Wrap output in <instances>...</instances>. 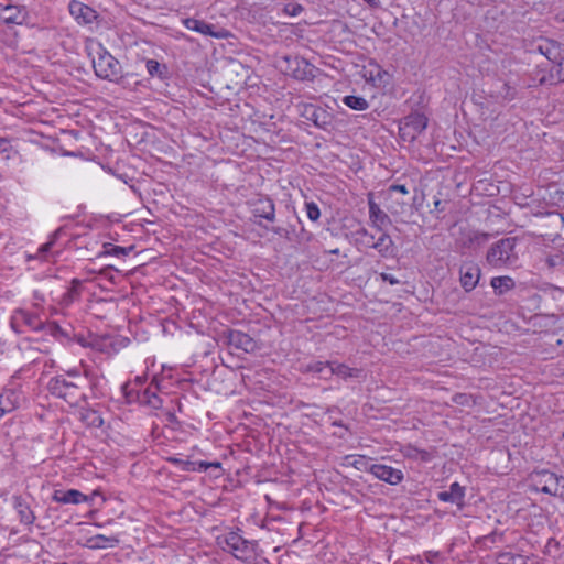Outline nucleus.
Listing matches in <instances>:
<instances>
[{
    "instance_id": "f257e3e1",
    "label": "nucleus",
    "mask_w": 564,
    "mask_h": 564,
    "mask_svg": "<svg viewBox=\"0 0 564 564\" xmlns=\"http://www.w3.org/2000/svg\"><path fill=\"white\" fill-rule=\"evenodd\" d=\"M85 383L86 380L79 375L78 370H70L66 375L51 378L47 389L52 395L63 399L72 406H76L86 399L83 391Z\"/></svg>"
},
{
    "instance_id": "f03ea898",
    "label": "nucleus",
    "mask_w": 564,
    "mask_h": 564,
    "mask_svg": "<svg viewBox=\"0 0 564 564\" xmlns=\"http://www.w3.org/2000/svg\"><path fill=\"white\" fill-rule=\"evenodd\" d=\"M516 237L502 238L494 243L487 252V261L494 268H508L518 262Z\"/></svg>"
},
{
    "instance_id": "7ed1b4c3",
    "label": "nucleus",
    "mask_w": 564,
    "mask_h": 564,
    "mask_svg": "<svg viewBox=\"0 0 564 564\" xmlns=\"http://www.w3.org/2000/svg\"><path fill=\"white\" fill-rule=\"evenodd\" d=\"M96 54L93 58L95 74L101 79L117 82L121 77V65L118 59L102 47H99Z\"/></svg>"
},
{
    "instance_id": "20e7f679",
    "label": "nucleus",
    "mask_w": 564,
    "mask_h": 564,
    "mask_svg": "<svg viewBox=\"0 0 564 564\" xmlns=\"http://www.w3.org/2000/svg\"><path fill=\"white\" fill-rule=\"evenodd\" d=\"M45 325V321L35 312L19 308L15 310L11 316V327L17 333H25L30 330H41Z\"/></svg>"
},
{
    "instance_id": "39448f33",
    "label": "nucleus",
    "mask_w": 564,
    "mask_h": 564,
    "mask_svg": "<svg viewBox=\"0 0 564 564\" xmlns=\"http://www.w3.org/2000/svg\"><path fill=\"white\" fill-rule=\"evenodd\" d=\"M426 126L427 118L423 113H410L400 122V137L404 141L413 142L426 129Z\"/></svg>"
},
{
    "instance_id": "423d86ee",
    "label": "nucleus",
    "mask_w": 564,
    "mask_h": 564,
    "mask_svg": "<svg viewBox=\"0 0 564 564\" xmlns=\"http://www.w3.org/2000/svg\"><path fill=\"white\" fill-rule=\"evenodd\" d=\"M489 235L471 229L469 227H460L459 236L456 245L460 249L476 250L488 241Z\"/></svg>"
},
{
    "instance_id": "0eeeda50",
    "label": "nucleus",
    "mask_w": 564,
    "mask_h": 564,
    "mask_svg": "<svg viewBox=\"0 0 564 564\" xmlns=\"http://www.w3.org/2000/svg\"><path fill=\"white\" fill-rule=\"evenodd\" d=\"M286 68L285 72L293 78L299 80H308L314 78V66L306 59L294 56L285 57Z\"/></svg>"
},
{
    "instance_id": "6e6552de",
    "label": "nucleus",
    "mask_w": 564,
    "mask_h": 564,
    "mask_svg": "<svg viewBox=\"0 0 564 564\" xmlns=\"http://www.w3.org/2000/svg\"><path fill=\"white\" fill-rule=\"evenodd\" d=\"M365 471L372 474L376 478L386 481L389 485H398L404 478L402 470L383 464H371L370 466H365Z\"/></svg>"
},
{
    "instance_id": "1a4fd4ad",
    "label": "nucleus",
    "mask_w": 564,
    "mask_h": 564,
    "mask_svg": "<svg viewBox=\"0 0 564 564\" xmlns=\"http://www.w3.org/2000/svg\"><path fill=\"white\" fill-rule=\"evenodd\" d=\"M223 549L230 552L237 558H245L250 552L249 542L236 532H230L220 542Z\"/></svg>"
},
{
    "instance_id": "9d476101",
    "label": "nucleus",
    "mask_w": 564,
    "mask_h": 564,
    "mask_svg": "<svg viewBox=\"0 0 564 564\" xmlns=\"http://www.w3.org/2000/svg\"><path fill=\"white\" fill-rule=\"evenodd\" d=\"M480 279V268L474 261H465L459 268V281L466 292L476 288Z\"/></svg>"
},
{
    "instance_id": "9b49d317",
    "label": "nucleus",
    "mask_w": 564,
    "mask_h": 564,
    "mask_svg": "<svg viewBox=\"0 0 564 564\" xmlns=\"http://www.w3.org/2000/svg\"><path fill=\"white\" fill-rule=\"evenodd\" d=\"M69 13L72 17L79 23V24H90L94 21L97 20L98 14L97 12L89 6L73 0L70 1L69 6Z\"/></svg>"
},
{
    "instance_id": "f8f14e48",
    "label": "nucleus",
    "mask_w": 564,
    "mask_h": 564,
    "mask_svg": "<svg viewBox=\"0 0 564 564\" xmlns=\"http://www.w3.org/2000/svg\"><path fill=\"white\" fill-rule=\"evenodd\" d=\"M541 479L539 484L541 485L540 490L544 494H549L552 496H563L564 491V478H558L553 473L543 471L541 473Z\"/></svg>"
},
{
    "instance_id": "ddd939ff",
    "label": "nucleus",
    "mask_w": 564,
    "mask_h": 564,
    "mask_svg": "<svg viewBox=\"0 0 564 564\" xmlns=\"http://www.w3.org/2000/svg\"><path fill=\"white\" fill-rule=\"evenodd\" d=\"M22 393L15 389H6L0 394V416L14 411L23 402Z\"/></svg>"
},
{
    "instance_id": "4468645a",
    "label": "nucleus",
    "mask_w": 564,
    "mask_h": 564,
    "mask_svg": "<svg viewBox=\"0 0 564 564\" xmlns=\"http://www.w3.org/2000/svg\"><path fill=\"white\" fill-rule=\"evenodd\" d=\"M183 24L185 25L186 29L195 31L203 35H209L216 39H223L226 36V33L223 30L215 31L213 24L206 23L205 21L195 18L184 19Z\"/></svg>"
},
{
    "instance_id": "2eb2a0df",
    "label": "nucleus",
    "mask_w": 564,
    "mask_h": 564,
    "mask_svg": "<svg viewBox=\"0 0 564 564\" xmlns=\"http://www.w3.org/2000/svg\"><path fill=\"white\" fill-rule=\"evenodd\" d=\"M536 51L545 56L547 61L552 62L554 65L558 62V59L562 58V55L564 54V48L561 46V44L553 40H542L536 45Z\"/></svg>"
},
{
    "instance_id": "dca6fc26",
    "label": "nucleus",
    "mask_w": 564,
    "mask_h": 564,
    "mask_svg": "<svg viewBox=\"0 0 564 564\" xmlns=\"http://www.w3.org/2000/svg\"><path fill=\"white\" fill-rule=\"evenodd\" d=\"M167 462L175 465L183 471H197V470H206L210 467L219 468L220 463L214 462V463H206V462H192L188 459H183L181 457H169Z\"/></svg>"
},
{
    "instance_id": "f3484780",
    "label": "nucleus",
    "mask_w": 564,
    "mask_h": 564,
    "mask_svg": "<svg viewBox=\"0 0 564 564\" xmlns=\"http://www.w3.org/2000/svg\"><path fill=\"white\" fill-rule=\"evenodd\" d=\"M227 339L231 347L245 352L252 351L256 348L254 340L248 334L240 330H229Z\"/></svg>"
},
{
    "instance_id": "a211bd4d",
    "label": "nucleus",
    "mask_w": 564,
    "mask_h": 564,
    "mask_svg": "<svg viewBox=\"0 0 564 564\" xmlns=\"http://www.w3.org/2000/svg\"><path fill=\"white\" fill-rule=\"evenodd\" d=\"M368 206L369 219L372 226L376 227L379 231H382L386 226L391 224L390 217L371 198L368 200Z\"/></svg>"
},
{
    "instance_id": "6ab92c4d",
    "label": "nucleus",
    "mask_w": 564,
    "mask_h": 564,
    "mask_svg": "<svg viewBox=\"0 0 564 564\" xmlns=\"http://www.w3.org/2000/svg\"><path fill=\"white\" fill-rule=\"evenodd\" d=\"M52 499L59 503H74L89 501V498L77 489L55 490Z\"/></svg>"
},
{
    "instance_id": "aec40b11",
    "label": "nucleus",
    "mask_w": 564,
    "mask_h": 564,
    "mask_svg": "<svg viewBox=\"0 0 564 564\" xmlns=\"http://www.w3.org/2000/svg\"><path fill=\"white\" fill-rule=\"evenodd\" d=\"M464 497H465V489H464V487L459 486L458 482H453L449 486V490L440 491L437 494V498L441 501L452 502V503L457 505L458 507L463 506Z\"/></svg>"
},
{
    "instance_id": "412c9836",
    "label": "nucleus",
    "mask_w": 564,
    "mask_h": 564,
    "mask_svg": "<svg viewBox=\"0 0 564 564\" xmlns=\"http://www.w3.org/2000/svg\"><path fill=\"white\" fill-rule=\"evenodd\" d=\"M328 370L327 373L329 378L333 375L339 376L344 379L347 378H358L361 375V370L357 368H350L345 364H338L335 361H327Z\"/></svg>"
},
{
    "instance_id": "4be33fe9",
    "label": "nucleus",
    "mask_w": 564,
    "mask_h": 564,
    "mask_svg": "<svg viewBox=\"0 0 564 564\" xmlns=\"http://www.w3.org/2000/svg\"><path fill=\"white\" fill-rule=\"evenodd\" d=\"M13 501L20 522L24 525H32L35 521V514L30 506L21 497H14Z\"/></svg>"
},
{
    "instance_id": "5701e85b",
    "label": "nucleus",
    "mask_w": 564,
    "mask_h": 564,
    "mask_svg": "<svg viewBox=\"0 0 564 564\" xmlns=\"http://www.w3.org/2000/svg\"><path fill=\"white\" fill-rule=\"evenodd\" d=\"M253 215L256 217H261L269 221H273L275 218V207L273 202L269 198L259 199L254 204Z\"/></svg>"
},
{
    "instance_id": "b1692460",
    "label": "nucleus",
    "mask_w": 564,
    "mask_h": 564,
    "mask_svg": "<svg viewBox=\"0 0 564 564\" xmlns=\"http://www.w3.org/2000/svg\"><path fill=\"white\" fill-rule=\"evenodd\" d=\"M379 238L372 245V249L377 250L381 257H392L394 253V243L391 237L383 230L380 231Z\"/></svg>"
},
{
    "instance_id": "393cba45",
    "label": "nucleus",
    "mask_w": 564,
    "mask_h": 564,
    "mask_svg": "<svg viewBox=\"0 0 564 564\" xmlns=\"http://www.w3.org/2000/svg\"><path fill=\"white\" fill-rule=\"evenodd\" d=\"M119 539L117 536H106L102 534H97L95 536H91L87 541V545L90 549L97 550V549H107V547H115L119 544Z\"/></svg>"
},
{
    "instance_id": "a878e982",
    "label": "nucleus",
    "mask_w": 564,
    "mask_h": 564,
    "mask_svg": "<svg viewBox=\"0 0 564 564\" xmlns=\"http://www.w3.org/2000/svg\"><path fill=\"white\" fill-rule=\"evenodd\" d=\"M1 19L7 24H22L25 13L17 7L8 6L2 12Z\"/></svg>"
},
{
    "instance_id": "bb28decb",
    "label": "nucleus",
    "mask_w": 564,
    "mask_h": 564,
    "mask_svg": "<svg viewBox=\"0 0 564 564\" xmlns=\"http://www.w3.org/2000/svg\"><path fill=\"white\" fill-rule=\"evenodd\" d=\"M311 119L314 124L321 129H328L333 123V117L323 108H314L311 115Z\"/></svg>"
},
{
    "instance_id": "cd10ccee",
    "label": "nucleus",
    "mask_w": 564,
    "mask_h": 564,
    "mask_svg": "<svg viewBox=\"0 0 564 564\" xmlns=\"http://www.w3.org/2000/svg\"><path fill=\"white\" fill-rule=\"evenodd\" d=\"M79 417L82 422L90 427H100L104 424V420L100 414L93 409H82Z\"/></svg>"
},
{
    "instance_id": "c85d7f7f",
    "label": "nucleus",
    "mask_w": 564,
    "mask_h": 564,
    "mask_svg": "<svg viewBox=\"0 0 564 564\" xmlns=\"http://www.w3.org/2000/svg\"><path fill=\"white\" fill-rule=\"evenodd\" d=\"M554 69L556 70V74H554L552 70L550 74V78L542 76L539 79L541 85L564 82V54L562 55V58L558 59V62L555 64Z\"/></svg>"
},
{
    "instance_id": "c756f323",
    "label": "nucleus",
    "mask_w": 564,
    "mask_h": 564,
    "mask_svg": "<svg viewBox=\"0 0 564 564\" xmlns=\"http://www.w3.org/2000/svg\"><path fill=\"white\" fill-rule=\"evenodd\" d=\"M491 286L495 292L498 294H503L505 292L514 288V281L510 276H496L491 280Z\"/></svg>"
},
{
    "instance_id": "7c9ffc66",
    "label": "nucleus",
    "mask_w": 564,
    "mask_h": 564,
    "mask_svg": "<svg viewBox=\"0 0 564 564\" xmlns=\"http://www.w3.org/2000/svg\"><path fill=\"white\" fill-rule=\"evenodd\" d=\"M145 67L148 74L152 77L164 78L167 73V67L155 59H147Z\"/></svg>"
},
{
    "instance_id": "2f4dec72",
    "label": "nucleus",
    "mask_w": 564,
    "mask_h": 564,
    "mask_svg": "<svg viewBox=\"0 0 564 564\" xmlns=\"http://www.w3.org/2000/svg\"><path fill=\"white\" fill-rule=\"evenodd\" d=\"M343 102L347 107H349L354 110H359V111L366 110L369 107L368 101L364 97H360V96H354V95L345 96L343 99Z\"/></svg>"
},
{
    "instance_id": "473e14b6",
    "label": "nucleus",
    "mask_w": 564,
    "mask_h": 564,
    "mask_svg": "<svg viewBox=\"0 0 564 564\" xmlns=\"http://www.w3.org/2000/svg\"><path fill=\"white\" fill-rule=\"evenodd\" d=\"M498 564H528L527 557L511 552H502L497 556Z\"/></svg>"
},
{
    "instance_id": "72a5a7b5",
    "label": "nucleus",
    "mask_w": 564,
    "mask_h": 564,
    "mask_svg": "<svg viewBox=\"0 0 564 564\" xmlns=\"http://www.w3.org/2000/svg\"><path fill=\"white\" fill-rule=\"evenodd\" d=\"M326 369H328L327 362L313 361L307 364L303 371L316 373L323 379H329V375Z\"/></svg>"
},
{
    "instance_id": "f704fd0d",
    "label": "nucleus",
    "mask_w": 564,
    "mask_h": 564,
    "mask_svg": "<svg viewBox=\"0 0 564 564\" xmlns=\"http://www.w3.org/2000/svg\"><path fill=\"white\" fill-rule=\"evenodd\" d=\"M404 455L409 458L429 462L431 460V454L424 449H419L416 447L409 446L406 447Z\"/></svg>"
},
{
    "instance_id": "c9c22d12",
    "label": "nucleus",
    "mask_w": 564,
    "mask_h": 564,
    "mask_svg": "<svg viewBox=\"0 0 564 564\" xmlns=\"http://www.w3.org/2000/svg\"><path fill=\"white\" fill-rule=\"evenodd\" d=\"M305 207H306L307 217L311 220L316 221L321 216L318 206L315 203L311 202V203H306Z\"/></svg>"
},
{
    "instance_id": "e433bc0d",
    "label": "nucleus",
    "mask_w": 564,
    "mask_h": 564,
    "mask_svg": "<svg viewBox=\"0 0 564 564\" xmlns=\"http://www.w3.org/2000/svg\"><path fill=\"white\" fill-rule=\"evenodd\" d=\"M360 235L361 243L367 248H372L375 241L377 240L373 235L369 234L366 229L358 231Z\"/></svg>"
},
{
    "instance_id": "4c0bfd02",
    "label": "nucleus",
    "mask_w": 564,
    "mask_h": 564,
    "mask_svg": "<svg viewBox=\"0 0 564 564\" xmlns=\"http://www.w3.org/2000/svg\"><path fill=\"white\" fill-rule=\"evenodd\" d=\"M502 88L505 93H499L505 99H513L516 91L512 87H510L507 83H503Z\"/></svg>"
},
{
    "instance_id": "58836bf2",
    "label": "nucleus",
    "mask_w": 564,
    "mask_h": 564,
    "mask_svg": "<svg viewBox=\"0 0 564 564\" xmlns=\"http://www.w3.org/2000/svg\"><path fill=\"white\" fill-rule=\"evenodd\" d=\"M352 465L360 469V470H365V466H370L371 464H369V462L367 460V458L365 456H359L358 459H356Z\"/></svg>"
},
{
    "instance_id": "ea45409f",
    "label": "nucleus",
    "mask_w": 564,
    "mask_h": 564,
    "mask_svg": "<svg viewBox=\"0 0 564 564\" xmlns=\"http://www.w3.org/2000/svg\"><path fill=\"white\" fill-rule=\"evenodd\" d=\"M145 394H148V395H149L148 402H149L153 408H159V405H160L161 401H160V399L158 398V395H156L154 392L150 393V391H149V390H147V391H145Z\"/></svg>"
},
{
    "instance_id": "a19ab883",
    "label": "nucleus",
    "mask_w": 564,
    "mask_h": 564,
    "mask_svg": "<svg viewBox=\"0 0 564 564\" xmlns=\"http://www.w3.org/2000/svg\"><path fill=\"white\" fill-rule=\"evenodd\" d=\"M10 140L7 138H0V153H8L11 150Z\"/></svg>"
},
{
    "instance_id": "79ce46f5",
    "label": "nucleus",
    "mask_w": 564,
    "mask_h": 564,
    "mask_svg": "<svg viewBox=\"0 0 564 564\" xmlns=\"http://www.w3.org/2000/svg\"><path fill=\"white\" fill-rule=\"evenodd\" d=\"M381 279L384 281V282H388L390 283L391 285H395V284H399L400 281L394 278L392 274H389V273H381L380 274Z\"/></svg>"
},
{
    "instance_id": "37998d69",
    "label": "nucleus",
    "mask_w": 564,
    "mask_h": 564,
    "mask_svg": "<svg viewBox=\"0 0 564 564\" xmlns=\"http://www.w3.org/2000/svg\"><path fill=\"white\" fill-rule=\"evenodd\" d=\"M393 192H400L402 194H408L409 191L408 188L405 187V185H401V184H393L389 187V193H393Z\"/></svg>"
},
{
    "instance_id": "c03bdc74",
    "label": "nucleus",
    "mask_w": 564,
    "mask_h": 564,
    "mask_svg": "<svg viewBox=\"0 0 564 564\" xmlns=\"http://www.w3.org/2000/svg\"><path fill=\"white\" fill-rule=\"evenodd\" d=\"M107 253L113 254L117 257L127 254L126 249L122 247H119V246L111 247V249L109 251H107Z\"/></svg>"
},
{
    "instance_id": "a18cd8bd",
    "label": "nucleus",
    "mask_w": 564,
    "mask_h": 564,
    "mask_svg": "<svg viewBox=\"0 0 564 564\" xmlns=\"http://www.w3.org/2000/svg\"><path fill=\"white\" fill-rule=\"evenodd\" d=\"M270 230L272 232H274L275 235H279L280 237H288V235H289V231L285 228L279 227V226L272 227Z\"/></svg>"
},
{
    "instance_id": "49530a36",
    "label": "nucleus",
    "mask_w": 564,
    "mask_h": 564,
    "mask_svg": "<svg viewBox=\"0 0 564 564\" xmlns=\"http://www.w3.org/2000/svg\"><path fill=\"white\" fill-rule=\"evenodd\" d=\"M77 294H78V292H77L76 286H73V288L69 290V292H68V294H67V295H68L69 300H73L75 296H77Z\"/></svg>"
},
{
    "instance_id": "de8ad7c7",
    "label": "nucleus",
    "mask_w": 564,
    "mask_h": 564,
    "mask_svg": "<svg viewBox=\"0 0 564 564\" xmlns=\"http://www.w3.org/2000/svg\"><path fill=\"white\" fill-rule=\"evenodd\" d=\"M364 1L367 2L369 6L375 7V8L379 7V4H380L379 0H364Z\"/></svg>"
},
{
    "instance_id": "09e8293b",
    "label": "nucleus",
    "mask_w": 564,
    "mask_h": 564,
    "mask_svg": "<svg viewBox=\"0 0 564 564\" xmlns=\"http://www.w3.org/2000/svg\"><path fill=\"white\" fill-rule=\"evenodd\" d=\"M398 206L399 205H394V206H389L388 207V210L391 213V214H398L399 213V209H398Z\"/></svg>"
},
{
    "instance_id": "8fccbe9b",
    "label": "nucleus",
    "mask_w": 564,
    "mask_h": 564,
    "mask_svg": "<svg viewBox=\"0 0 564 564\" xmlns=\"http://www.w3.org/2000/svg\"><path fill=\"white\" fill-rule=\"evenodd\" d=\"M52 246V242H47L40 248L41 252H46Z\"/></svg>"
},
{
    "instance_id": "3c124183",
    "label": "nucleus",
    "mask_w": 564,
    "mask_h": 564,
    "mask_svg": "<svg viewBox=\"0 0 564 564\" xmlns=\"http://www.w3.org/2000/svg\"><path fill=\"white\" fill-rule=\"evenodd\" d=\"M546 263L549 264V267H554L556 264V260L553 257H549L546 259Z\"/></svg>"
},
{
    "instance_id": "603ef678",
    "label": "nucleus",
    "mask_w": 564,
    "mask_h": 564,
    "mask_svg": "<svg viewBox=\"0 0 564 564\" xmlns=\"http://www.w3.org/2000/svg\"><path fill=\"white\" fill-rule=\"evenodd\" d=\"M557 19H558L561 22H564V12H561L560 14H557Z\"/></svg>"
}]
</instances>
